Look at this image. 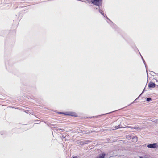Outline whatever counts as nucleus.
Masks as SVG:
<instances>
[{"label": "nucleus", "instance_id": "2eb2a0df", "mask_svg": "<svg viewBox=\"0 0 158 158\" xmlns=\"http://www.w3.org/2000/svg\"><path fill=\"white\" fill-rule=\"evenodd\" d=\"M130 137L131 136L129 135H127V139H131Z\"/></svg>", "mask_w": 158, "mask_h": 158}, {"label": "nucleus", "instance_id": "f257e3e1", "mask_svg": "<svg viewBox=\"0 0 158 158\" xmlns=\"http://www.w3.org/2000/svg\"><path fill=\"white\" fill-rule=\"evenodd\" d=\"M102 0H91V2L94 5L97 6H100L102 5Z\"/></svg>", "mask_w": 158, "mask_h": 158}, {"label": "nucleus", "instance_id": "1a4fd4ad", "mask_svg": "<svg viewBox=\"0 0 158 158\" xmlns=\"http://www.w3.org/2000/svg\"><path fill=\"white\" fill-rule=\"evenodd\" d=\"M141 58L142 59V60H143V61L145 65V67L146 68V69H147V68H146V67H147V65H146V63L145 62V61L144 60V59H143V57L141 55ZM146 72H147V75H148V71H147V69H146Z\"/></svg>", "mask_w": 158, "mask_h": 158}, {"label": "nucleus", "instance_id": "f03ea898", "mask_svg": "<svg viewBox=\"0 0 158 158\" xmlns=\"http://www.w3.org/2000/svg\"><path fill=\"white\" fill-rule=\"evenodd\" d=\"M147 147L152 148H156L158 147V145L156 143L149 144L147 145Z\"/></svg>", "mask_w": 158, "mask_h": 158}, {"label": "nucleus", "instance_id": "39448f33", "mask_svg": "<svg viewBox=\"0 0 158 158\" xmlns=\"http://www.w3.org/2000/svg\"><path fill=\"white\" fill-rule=\"evenodd\" d=\"M90 142V141L89 140L81 141L80 142H79V144L82 146L84 144L89 143Z\"/></svg>", "mask_w": 158, "mask_h": 158}, {"label": "nucleus", "instance_id": "423d86ee", "mask_svg": "<svg viewBox=\"0 0 158 158\" xmlns=\"http://www.w3.org/2000/svg\"><path fill=\"white\" fill-rule=\"evenodd\" d=\"M106 156V154L104 153L100 154L96 158H104Z\"/></svg>", "mask_w": 158, "mask_h": 158}, {"label": "nucleus", "instance_id": "6ab92c4d", "mask_svg": "<svg viewBox=\"0 0 158 158\" xmlns=\"http://www.w3.org/2000/svg\"><path fill=\"white\" fill-rule=\"evenodd\" d=\"M1 135H3V134H2V133H1Z\"/></svg>", "mask_w": 158, "mask_h": 158}, {"label": "nucleus", "instance_id": "dca6fc26", "mask_svg": "<svg viewBox=\"0 0 158 158\" xmlns=\"http://www.w3.org/2000/svg\"><path fill=\"white\" fill-rule=\"evenodd\" d=\"M110 112V113H106V114H103V115H106V114H109V113H112V112Z\"/></svg>", "mask_w": 158, "mask_h": 158}, {"label": "nucleus", "instance_id": "ddd939ff", "mask_svg": "<svg viewBox=\"0 0 158 158\" xmlns=\"http://www.w3.org/2000/svg\"><path fill=\"white\" fill-rule=\"evenodd\" d=\"M152 100L151 98L148 97L146 98V101L148 102H149Z\"/></svg>", "mask_w": 158, "mask_h": 158}, {"label": "nucleus", "instance_id": "6e6552de", "mask_svg": "<svg viewBox=\"0 0 158 158\" xmlns=\"http://www.w3.org/2000/svg\"><path fill=\"white\" fill-rule=\"evenodd\" d=\"M98 10L99 11V12L103 16H104V17H105V15H104V13L103 11L100 9V8H99V9H98Z\"/></svg>", "mask_w": 158, "mask_h": 158}, {"label": "nucleus", "instance_id": "a211bd4d", "mask_svg": "<svg viewBox=\"0 0 158 158\" xmlns=\"http://www.w3.org/2000/svg\"><path fill=\"white\" fill-rule=\"evenodd\" d=\"M72 158H77V156H74Z\"/></svg>", "mask_w": 158, "mask_h": 158}, {"label": "nucleus", "instance_id": "f3484780", "mask_svg": "<svg viewBox=\"0 0 158 158\" xmlns=\"http://www.w3.org/2000/svg\"><path fill=\"white\" fill-rule=\"evenodd\" d=\"M151 72H152V74H155V73L154 72H153V71H150Z\"/></svg>", "mask_w": 158, "mask_h": 158}, {"label": "nucleus", "instance_id": "0eeeda50", "mask_svg": "<svg viewBox=\"0 0 158 158\" xmlns=\"http://www.w3.org/2000/svg\"><path fill=\"white\" fill-rule=\"evenodd\" d=\"M132 141L136 142L137 141L138 138L136 136H134L132 138Z\"/></svg>", "mask_w": 158, "mask_h": 158}, {"label": "nucleus", "instance_id": "9d476101", "mask_svg": "<svg viewBox=\"0 0 158 158\" xmlns=\"http://www.w3.org/2000/svg\"><path fill=\"white\" fill-rule=\"evenodd\" d=\"M105 17H106V18L107 19H108V20H109V21H110L111 22V25L112 26V25H114V23H113V22H112L110 20V19H109V18H108L107 17L106 15H105Z\"/></svg>", "mask_w": 158, "mask_h": 158}, {"label": "nucleus", "instance_id": "4468645a", "mask_svg": "<svg viewBox=\"0 0 158 158\" xmlns=\"http://www.w3.org/2000/svg\"><path fill=\"white\" fill-rule=\"evenodd\" d=\"M134 128L135 129V130H136L137 131H138L140 129V128L137 127H134Z\"/></svg>", "mask_w": 158, "mask_h": 158}, {"label": "nucleus", "instance_id": "9b49d317", "mask_svg": "<svg viewBox=\"0 0 158 158\" xmlns=\"http://www.w3.org/2000/svg\"><path fill=\"white\" fill-rule=\"evenodd\" d=\"M122 128V127L120 126V125H118V126H116L114 127V128L115 129H117L118 128Z\"/></svg>", "mask_w": 158, "mask_h": 158}, {"label": "nucleus", "instance_id": "f8f14e48", "mask_svg": "<svg viewBox=\"0 0 158 158\" xmlns=\"http://www.w3.org/2000/svg\"><path fill=\"white\" fill-rule=\"evenodd\" d=\"M144 90H145V89H144L143 90V92L138 97V98H137L136 99H135V100L131 103V104L133 103L134 102V101H135L136 100H137L138 99V98L144 92Z\"/></svg>", "mask_w": 158, "mask_h": 158}, {"label": "nucleus", "instance_id": "20e7f679", "mask_svg": "<svg viewBox=\"0 0 158 158\" xmlns=\"http://www.w3.org/2000/svg\"><path fill=\"white\" fill-rule=\"evenodd\" d=\"M156 86L158 87V85L155 84L154 83L150 82L148 85V87L149 88H154Z\"/></svg>", "mask_w": 158, "mask_h": 158}, {"label": "nucleus", "instance_id": "7ed1b4c3", "mask_svg": "<svg viewBox=\"0 0 158 158\" xmlns=\"http://www.w3.org/2000/svg\"><path fill=\"white\" fill-rule=\"evenodd\" d=\"M60 113L61 114H64L67 115H69L72 116L76 117L77 114L76 113L72 112H69L67 114L64 113V112H60Z\"/></svg>", "mask_w": 158, "mask_h": 158}]
</instances>
